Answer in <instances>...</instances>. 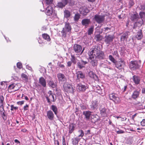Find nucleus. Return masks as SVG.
<instances>
[{"instance_id":"obj_36","label":"nucleus","mask_w":145,"mask_h":145,"mask_svg":"<svg viewBox=\"0 0 145 145\" xmlns=\"http://www.w3.org/2000/svg\"><path fill=\"white\" fill-rule=\"evenodd\" d=\"M74 127L73 124H71L69 125V133L71 134L74 130Z\"/></svg>"},{"instance_id":"obj_27","label":"nucleus","mask_w":145,"mask_h":145,"mask_svg":"<svg viewBox=\"0 0 145 145\" xmlns=\"http://www.w3.org/2000/svg\"><path fill=\"white\" fill-rule=\"evenodd\" d=\"M50 109L54 112L57 117H58L57 114L58 112V108L55 105H52L50 107Z\"/></svg>"},{"instance_id":"obj_50","label":"nucleus","mask_w":145,"mask_h":145,"mask_svg":"<svg viewBox=\"0 0 145 145\" xmlns=\"http://www.w3.org/2000/svg\"><path fill=\"white\" fill-rule=\"evenodd\" d=\"M58 64L60 68H62V71H64L65 70V66L61 64L60 63H58Z\"/></svg>"},{"instance_id":"obj_14","label":"nucleus","mask_w":145,"mask_h":145,"mask_svg":"<svg viewBox=\"0 0 145 145\" xmlns=\"http://www.w3.org/2000/svg\"><path fill=\"white\" fill-rule=\"evenodd\" d=\"M79 11L81 14L82 15L85 16L87 13L89 12V10L85 7H82L79 9Z\"/></svg>"},{"instance_id":"obj_28","label":"nucleus","mask_w":145,"mask_h":145,"mask_svg":"<svg viewBox=\"0 0 145 145\" xmlns=\"http://www.w3.org/2000/svg\"><path fill=\"white\" fill-rule=\"evenodd\" d=\"M98 105L97 101H93L90 105L91 109V110H94L96 109Z\"/></svg>"},{"instance_id":"obj_48","label":"nucleus","mask_w":145,"mask_h":145,"mask_svg":"<svg viewBox=\"0 0 145 145\" xmlns=\"http://www.w3.org/2000/svg\"><path fill=\"white\" fill-rule=\"evenodd\" d=\"M145 9V3L141 5L140 8V10L143 11Z\"/></svg>"},{"instance_id":"obj_23","label":"nucleus","mask_w":145,"mask_h":145,"mask_svg":"<svg viewBox=\"0 0 145 145\" xmlns=\"http://www.w3.org/2000/svg\"><path fill=\"white\" fill-rule=\"evenodd\" d=\"M144 20H141V21H139L138 22H135L134 24L133 29H136L137 27H140L142 26V25L144 24Z\"/></svg>"},{"instance_id":"obj_40","label":"nucleus","mask_w":145,"mask_h":145,"mask_svg":"<svg viewBox=\"0 0 145 145\" xmlns=\"http://www.w3.org/2000/svg\"><path fill=\"white\" fill-rule=\"evenodd\" d=\"M0 115L2 117L3 119L5 121L7 119V115L5 114V111L2 112H0Z\"/></svg>"},{"instance_id":"obj_4","label":"nucleus","mask_w":145,"mask_h":145,"mask_svg":"<svg viewBox=\"0 0 145 145\" xmlns=\"http://www.w3.org/2000/svg\"><path fill=\"white\" fill-rule=\"evenodd\" d=\"M140 61H131L129 64L130 69L132 70H134L139 69L140 67Z\"/></svg>"},{"instance_id":"obj_7","label":"nucleus","mask_w":145,"mask_h":145,"mask_svg":"<svg viewBox=\"0 0 145 145\" xmlns=\"http://www.w3.org/2000/svg\"><path fill=\"white\" fill-rule=\"evenodd\" d=\"M94 19L97 23L100 24L104 21L105 16L96 14L94 16Z\"/></svg>"},{"instance_id":"obj_45","label":"nucleus","mask_w":145,"mask_h":145,"mask_svg":"<svg viewBox=\"0 0 145 145\" xmlns=\"http://www.w3.org/2000/svg\"><path fill=\"white\" fill-rule=\"evenodd\" d=\"M109 59L113 63H115L116 62L115 59L111 55H109L108 56Z\"/></svg>"},{"instance_id":"obj_55","label":"nucleus","mask_w":145,"mask_h":145,"mask_svg":"<svg viewBox=\"0 0 145 145\" xmlns=\"http://www.w3.org/2000/svg\"><path fill=\"white\" fill-rule=\"evenodd\" d=\"M53 0H46L45 2L47 5L51 4L53 2Z\"/></svg>"},{"instance_id":"obj_51","label":"nucleus","mask_w":145,"mask_h":145,"mask_svg":"<svg viewBox=\"0 0 145 145\" xmlns=\"http://www.w3.org/2000/svg\"><path fill=\"white\" fill-rule=\"evenodd\" d=\"M4 100V98L3 96H0V103L1 105H3V102Z\"/></svg>"},{"instance_id":"obj_1","label":"nucleus","mask_w":145,"mask_h":145,"mask_svg":"<svg viewBox=\"0 0 145 145\" xmlns=\"http://www.w3.org/2000/svg\"><path fill=\"white\" fill-rule=\"evenodd\" d=\"M91 54V55H94L95 58L99 59H103L105 57L104 53L101 50L99 46H95L94 48H93Z\"/></svg>"},{"instance_id":"obj_38","label":"nucleus","mask_w":145,"mask_h":145,"mask_svg":"<svg viewBox=\"0 0 145 145\" xmlns=\"http://www.w3.org/2000/svg\"><path fill=\"white\" fill-rule=\"evenodd\" d=\"M80 139L77 137L74 138V139H72V144L75 145H77L78 144V142L80 140Z\"/></svg>"},{"instance_id":"obj_43","label":"nucleus","mask_w":145,"mask_h":145,"mask_svg":"<svg viewBox=\"0 0 145 145\" xmlns=\"http://www.w3.org/2000/svg\"><path fill=\"white\" fill-rule=\"evenodd\" d=\"M16 86V85L14 83L10 85L8 87V90L14 89Z\"/></svg>"},{"instance_id":"obj_57","label":"nucleus","mask_w":145,"mask_h":145,"mask_svg":"<svg viewBox=\"0 0 145 145\" xmlns=\"http://www.w3.org/2000/svg\"><path fill=\"white\" fill-rule=\"evenodd\" d=\"M141 124L142 126H145V119H144L142 120V121L141 122Z\"/></svg>"},{"instance_id":"obj_49","label":"nucleus","mask_w":145,"mask_h":145,"mask_svg":"<svg viewBox=\"0 0 145 145\" xmlns=\"http://www.w3.org/2000/svg\"><path fill=\"white\" fill-rule=\"evenodd\" d=\"M10 106L11 107L10 110L11 111H13L14 110H16L18 108V107L16 106H14L13 105H11Z\"/></svg>"},{"instance_id":"obj_37","label":"nucleus","mask_w":145,"mask_h":145,"mask_svg":"<svg viewBox=\"0 0 145 145\" xmlns=\"http://www.w3.org/2000/svg\"><path fill=\"white\" fill-rule=\"evenodd\" d=\"M48 84L52 88H55L57 86L56 84L54 83L53 80L49 81L48 82Z\"/></svg>"},{"instance_id":"obj_25","label":"nucleus","mask_w":145,"mask_h":145,"mask_svg":"<svg viewBox=\"0 0 145 145\" xmlns=\"http://www.w3.org/2000/svg\"><path fill=\"white\" fill-rule=\"evenodd\" d=\"M89 76L96 81H98L99 78L93 72L90 71L88 73Z\"/></svg>"},{"instance_id":"obj_17","label":"nucleus","mask_w":145,"mask_h":145,"mask_svg":"<svg viewBox=\"0 0 145 145\" xmlns=\"http://www.w3.org/2000/svg\"><path fill=\"white\" fill-rule=\"evenodd\" d=\"M140 90V89H139V90L137 89L134 90L131 95V98L134 99L137 98L139 97Z\"/></svg>"},{"instance_id":"obj_12","label":"nucleus","mask_w":145,"mask_h":145,"mask_svg":"<svg viewBox=\"0 0 145 145\" xmlns=\"http://www.w3.org/2000/svg\"><path fill=\"white\" fill-rule=\"evenodd\" d=\"M90 63L93 67H96L97 65L98 61L97 58L93 55L89 57Z\"/></svg>"},{"instance_id":"obj_3","label":"nucleus","mask_w":145,"mask_h":145,"mask_svg":"<svg viewBox=\"0 0 145 145\" xmlns=\"http://www.w3.org/2000/svg\"><path fill=\"white\" fill-rule=\"evenodd\" d=\"M54 94H53L51 91H49L47 94L45 95V97L46 99L47 102L50 104L51 103V101L54 102L56 99V97L54 98Z\"/></svg>"},{"instance_id":"obj_42","label":"nucleus","mask_w":145,"mask_h":145,"mask_svg":"<svg viewBox=\"0 0 145 145\" xmlns=\"http://www.w3.org/2000/svg\"><path fill=\"white\" fill-rule=\"evenodd\" d=\"M80 15L79 13L76 14L74 17V18L75 21H78L80 18Z\"/></svg>"},{"instance_id":"obj_59","label":"nucleus","mask_w":145,"mask_h":145,"mask_svg":"<svg viewBox=\"0 0 145 145\" xmlns=\"http://www.w3.org/2000/svg\"><path fill=\"white\" fill-rule=\"evenodd\" d=\"M62 144L63 145H66L65 142V138L64 137H63L62 138Z\"/></svg>"},{"instance_id":"obj_30","label":"nucleus","mask_w":145,"mask_h":145,"mask_svg":"<svg viewBox=\"0 0 145 145\" xmlns=\"http://www.w3.org/2000/svg\"><path fill=\"white\" fill-rule=\"evenodd\" d=\"M64 17L66 18H69L71 15V12L67 10H65L64 11Z\"/></svg>"},{"instance_id":"obj_10","label":"nucleus","mask_w":145,"mask_h":145,"mask_svg":"<svg viewBox=\"0 0 145 145\" xmlns=\"http://www.w3.org/2000/svg\"><path fill=\"white\" fill-rule=\"evenodd\" d=\"M114 38V36L111 35H106L105 37L104 41L107 46H109L110 44V43L112 42Z\"/></svg>"},{"instance_id":"obj_53","label":"nucleus","mask_w":145,"mask_h":145,"mask_svg":"<svg viewBox=\"0 0 145 145\" xmlns=\"http://www.w3.org/2000/svg\"><path fill=\"white\" fill-rule=\"evenodd\" d=\"M3 105H1L0 106V112L5 111Z\"/></svg>"},{"instance_id":"obj_56","label":"nucleus","mask_w":145,"mask_h":145,"mask_svg":"<svg viewBox=\"0 0 145 145\" xmlns=\"http://www.w3.org/2000/svg\"><path fill=\"white\" fill-rule=\"evenodd\" d=\"M17 66L18 68L19 69H21L22 67V65L21 63L18 62L17 63Z\"/></svg>"},{"instance_id":"obj_62","label":"nucleus","mask_w":145,"mask_h":145,"mask_svg":"<svg viewBox=\"0 0 145 145\" xmlns=\"http://www.w3.org/2000/svg\"><path fill=\"white\" fill-rule=\"evenodd\" d=\"M100 66L102 67L105 68L106 67V66L103 63H100Z\"/></svg>"},{"instance_id":"obj_18","label":"nucleus","mask_w":145,"mask_h":145,"mask_svg":"<svg viewBox=\"0 0 145 145\" xmlns=\"http://www.w3.org/2000/svg\"><path fill=\"white\" fill-rule=\"evenodd\" d=\"M130 33L129 31H126L121 36V41H124L125 40H127L129 36L130 35Z\"/></svg>"},{"instance_id":"obj_46","label":"nucleus","mask_w":145,"mask_h":145,"mask_svg":"<svg viewBox=\"0 0 145 145\" xmlns=\"http://www.w3.org/2000/svg\"><path fill=\"white\" fill-rule=\"evenodd\" d=\"M78 132L80 134L78 135V137H82L84 136V132L82 130H79L78 131Z\"/></svg>"},{"instance_id":"obj_5","label":"nucleus","mask_w":145,"mask_h":145,"mask_svg":"<svg viewBox=\"0 0 145 145\" xmlns=\"http://www.w3.org/2000/svg\"><path fill=\"white\" fill-rule=\"evenodd\" d=\"M109 97L110 99L112 100L115 103L119 104L121 101L118 95L116 93H112L109 94Z\"/></svg>"},{"instance_id":"obj_54","label":"nucleus","mask_w":145,"mask_h":145,"mask_svg":"<svg viewBox=\"0 0 145 145\" xmlns=\"http://www.w3.org/2000/svg\"><path fill=\"white\" fill-rule=\"evenodd\" d=\"M80 106L81 109L82 110H85L87 109L86 106L83 105H81Z\"/></svg>"},{"instance_id":"obj_41","label":"nucleus","mask_w":145,"mask_h":145,"mask_svg":"<svg viewBox=\"0 0 145 145\" xmlns=\"http://www.w3.org/2000/svg\"><path fill=\"white\" fill-rule=\"evenodd\" d=\"M21 77L22 79L25 80V82H27L28 80V78L27 76L24 73H22L21 74Z\"/></svg>"},{"instance_id":"obj_32","label":"nucleus","mask_w":145,"mask_h":145,"mask_svg":"<svg viewBox=\"0 0 145 145\" xmlns=\"http://www.w3.org/2000/svg\"><path fill=\"white\" fill-rule=\"evenodd\" d=\"M116 67L119 69H121L122 66V62L121 61H119L114 63Z\"/></svg>"},{"instance_id":"obj_47","label":"nucleus","mask_w":145,"mask_h":145,"mask_svg":"<svg viewBox=\"0 0 145 145\" xmlns=\"http://www.w3.org/2000/svg\"><path fill=\"white\" fill-rule=\"evenodd\" d=\"M93 31V27H91L89 28L88 30V34L89 35H90L92 34Z\"/></svg>"},{"instance_id":"obj_58","label":"nucleus","mask_w":145,"mask_h":145,"mask_svg":"<svg viewBox=\"0 0 145 145\" xmlns=\"http://www.w3.org/2000/svg\"><path fill=\"white\" fill-rule=\"evenodd\" d=\"M72 63V62L71 61H69L67 63V67H70L71 66Z\"/></svg>"},{"instance_id":"obj_19","label":"nucleus","mask_w":145,"mask_h":145,"mask_svg":"<svg viewBox=\"0 0 145 145\" xmlns=\"http://www.w3.org/2000/svg\"><path fill=\"white\" fill-rule=\"evenodd\" d=\"M53 11V8L51 6L47 7L45 10L46 14L49 16H50L52 15Z\"/></svg>"},{"instance_id":"obj_6","label":"nucleus","mask_w":145,"mask_h":145,"mask_svg":"<svg viewBox=\"0 0 145 145\" xmlns=\"http://www.w3.org/2000/svg\"><path fill=\"white\" fill-rule=\"evenodd\" d=\"M63 87L65 91L68 93H73L74 92V89L71 85L66 83L63 85Z\"/></svg>"},{"instance_id":"obj_15","label":"nucleus","mask_w":145,"mask_h":145,"mask_svg":"<svg viewBox=\"0 0 145 145\" xmlns=\"http://www.w3.org/2000/svg\"><path fill=\"white\" fill-rule=\"evenodd\" d=\"M92 112L89 111H84L82 113L83 115L85 116V119L87 121L89 120Z\"/></svg>"},{"instance_id":"obj_63","label":"nucleus","mask_w":145,"mask_h":145,"mask_svg":"<svg viewBox=\"0 0 145 145\" xmlns=\"http://www.w3.org/2000/svg\"><path fill=\"white\" fill-rule=\"evenodd\" d=\"M66 4L67 5L68 3H70L71 2V0H63Z\"/></svg>"},{"instance_id":"obj_39","label":"nucleus","mask_w":145,"mask_h":145,"mask_svg":"<svg viewBox=\"0 0 145 145\" xmlns=\"http://www.w3.org/2000/svg\"><path fill=\"white\" fill-rule=\"evenodd\" d=\"M140 17L141 20H144V17H145V12L140 11L139 13Z\"/></svg>"},{"instance_id":"obj_44","label":"nucleus","mask_w":145,"mask_h":145,"mask_svg":"<svg viewBox=\"0 0 145 145\" xmlns=\"http://www.w3.org/2000/svg\"><path fill=\"white\" fill-rule=\"evenodd\" d=\"M71 62L74 64L76 63V58L74 55H71Z\"/></svg>"},{"instance_id":"obj_31","label":"nucleus","mask_w":145,"mask_h":145,"mask_svg":"<svg viewBox=\"0 0 145 145\" xmlns=\"http://www.w3.org/2000/svg\"><path fill=\"white\" fill-rule=\"evenodd\" d=\"M142 31L140 30L137 32V35L136 36V37L138 40H139L142 39Z\"/></svg>"},{"instance_id":"obj_64","label":"nucleus","mask_w":145,"mask_h":145,"mask_svg":"<svg viewBox=\"0 0 145 145\" xmlns=\"http://www.w3.org/2000/svg\"><path fill=\"white\" fill-rule=\"evenodd\" d=\"M24 101H19L17 103V104L18 105H22L24 103Z\"/></svg>"},{"instance_id":"obj_60","label":"nucleus","mask_w":145,"mask_h":145,"mask_svg":"<svg viewBox=\"0 0 145 145\" xmlns=\"http://www.w3.org/2000/svg\"><path fill=\"white\" fill-rule=\"evenodd\" d=\"M116 132L118 134H121L123 133H124V131L122 130H120L119 131H117Z\"/></svg>"},{"instance_id":"obj_2","label":"nucleus","mask_w":145,"mask_h":145,"mask_svg":"<svg viewBox=\"0 0 145 145\" xmlns=\"http://www.w3.org/2000/svg\"><path fill=\"white\" fill-rule=\"evenodd\" d=\"M71 29V27L70 24L69 23H65V27L63 28L61 31L62 37H66L67 33L70 31Z\"/></svg>"},{"instance_id":"obj_35","label":"nucleus","mask_w":145,"mask_h":145,"mask_svg":"<svg viewBox=\"0 0 145 145\" xmlns=\"http://www.w3.org/2000/svg\"><path fill=\"white\" fill-rule=\"evenodd\" d=\"M95 39L97 42H99L101 41L102 39V36L99 34L96 35L94 37Z\"/></svg>"},{"instance_id":"obj_16","label":"nucleus","mask_w":145,"mask_h":145,"mask_svg":"<svg viewBox=\"0 0 145 145\" xmlns=\"http://www.w3.org/2000/svg\"><path fill=\"white\" fill-rule=\"evenodd\" d=\"M77 78L76 79L77 82H80V79H83L85 78V75L81 71H78L76 72Z\"/></svg>"},{"instance_id":"obj_11","label":"nucleus","mask_w":145,"mask_h":145,"mask_svg":"<svg viewBox=\"0 0 145 145\" xmlns=\"http://www.w3.org/2000/svg\"><path fill=\"white\" fill-rule=\"evenodd\" d=\"M73 48V50L75 53L77 54L81 53V54L83 52L84 50L83 49L81 52L82 48L81 45L77 44H74Z\"/></svg>"},{"instance_id":"obj_26","label":"nucleus","mask_w":145,"mask_h":145,"mask_svg":"<svg viewBox=\"0 0 145 145\" xmlns=\"http://www.w3.org/2000/svg\"><path fill=\"white\" fill-rule=\"evenodd\" d=\"M90 23V20L87 18L83 19L81 22L82 25L85 26H88Z\"/></svg>"},{"instance_id":"obj_61","label":"nucleus","mask_w":145,"mask_h":145,"mask_svg":"<svg viewBox=\"0 0 145 145\" xmlns=\"http://www.w3.org/2000/svg\"><path fill=\"white\" fill-rule=\"evenodd\" d=\"M28 105H26L25 106H24V110H26L28 109Z\"/></svg>"},{"instance_id":"obj_34","label":"nucleus","mask_w":145,"mask_h":145,"mask_svg":"<svg viewBox=\"0 0 145 145\" xmlns=\"http://www.w3.org/2000/svg\"><path fill=\"white\" fill-rule=\"evenodd\" d=\"M42 37L44 39L49 41L50 40V37L49 35L46 33H44L42 34Z\"/></svg>"},{"instance_id":"obj_9","label":"nucleus","mask_w":145,"mask_h":145,"mask_svg":"<svg viewBox=\"0 0 145 145\" xmlns=\"http://www.w3.org/2000/svg\"><path fill=\"white\" fill-rule=\"evenodd\" d=\"M57 76L59 83L63 84L66 82V77L64 74L59 73L57 74Z\"/></svg>"},{"instance_id":"obj_24","label":"nucleus","mask_w":145,"mask_h":145,"mask_svg":"<svg viewBox=\"0 0 145 145\" xmlns=\"http://www.w3.org/2000/svg\"><path fill=\"white\" fill-rule=\"evenodd\" d=\"M39 83L43 87H46V80L43 77H41L39 78Z\"/></svg>"},{"instance_id":"obj_52","label":"nucleus","mask_w":145,"mask_h":145,"mask_svg":"<svg viewBox=\"0 0 145 145\" xmlns=\"http://www.w3.org/2000/svg\"><path fill=\"white\" fill-rule=\"evenodd\" d=\"M134 4L133 0H129V5L130 7L133 6Z\"/></svg>"},{"instance_id":"obj_29","label":"nucleus","mask_w":145,"mask_h":145,"mask_svg":"<svg viewBox=\"0 0 145 145\" xmlns=\"http://www.w3.org/2000/svg\"><path fill=\"white\" fill-rule=\"evenodd\" d=\"M101 114L102 116L105 117L107 116V109L105 108H100Z\"/></svg>"},{"instance_id":"obj_22","label":"nucleus","mask_w":145,"mask_h":145,"mask_svg":"<svg viewBox=\"0 0 145 145\" xmlns=\"http://www.w3.org/2000/svg\"><path fill=\"white\" fill-rule=\"evenodd\" d=\"M132 79L136 85H138L140 84V78L139 76L134 75L133 76Z\"/></svg>"},{"instance_id":"obj_13","label":"nucleus","mask_w":145,"mask_h":145,"mask_svg":"<svg viewBox=\"0 0 145 145\" xmlns=\"http://www.w3.org/2000/svg\"><path fill=\"white\" fill-rule=\"evenodd\" d=\"M88 62L86 61H84L81 60L79 61L77 63V67L80 69H82L85 67L86 64L88 63Z\"/></svg>"},{"instance_id":"obj_20","label":"nucleus","mask_w":145,"mask_h":145,"mask_svg":"<svg viewBox=\"0 0 145 145\" xmlns=\"http://www.w3.org/2000/svg\"><path fill=\"white\" fill-rule=\"evenodd\" d=\"M130 19L133 22H136L139 19V17L137 13L132 14L131 16Z\"/></svg>"},{"instance_id":"obj_21","label":"nucleus","mask_w":145,"mask_h":145,"mask_svg":"<svg viewBox=\"0 0 145 145\" xmlns=\"http://www.w3.org/2000/svg\"><path fill=\"white\" fill-rule=\"evenodd\" d=\"M47 116L49 120H52L54 119V115L52 110H49L47 112Z\"/></svg>"},{"instance_id":"obj_8","label":"nucleus","mask_w":145,"mask_h":145,"mask_svg":"<svg viewBox=\"0 0 145 145\" xmlns=\"http://www.w3.org/2000/svg\"><path fill=\"white\" fill-rule=\"evenodd\" d=\"M88 88V85L85 84H83L82 83H80L78 84L77 86L76 89L79 92H83L85 91L86 89Z\"/></svg>"},{"instance_id":"obj_33","label":"nucleus","mask_w":145,"mask_h":145,"mask_svg":"<svg viewBox=\"0 0 145 145\" xmlns=\"http://www.w3.org/2000/svg\"><path fill=\"white\" fill-rule=\"evenodd\" d=\"M66 5V3H65L63 0L62 2H58L57 5V6L59 8H62L64 7Z\"/></svg>"}]
</instances>
